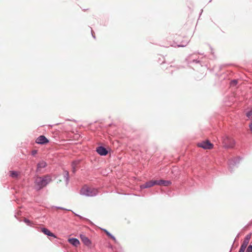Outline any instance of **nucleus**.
<instances>
[{"label":"nucleus","instance_id":"1","mask_svg":"<svg viewBox=\"0 0 252 252\" xmlns=\"http://www.w3.org/2000/svg\"><path fill=\"white\" fill-rule=\"evenodd\" d=\"M51 181V177L49 175L45 176L43 177H37L34 182V187L36 189L39 190L46 186Z\"/></svg>","mask_w":252,"mask_h":252},{"label":"nucleus","instance_id":"2","mask_svg":"<svg viewBox=\"0 0 252 252\" xmlns=\"http://www.w3.org/2000/svg\"><path fill=\"white\" fill-rule=\"evenodd\" d=\"M96 190L87 186H84L81 189L80 193L86 196H94L96 194Z\"/></svg>","mask_w":252,"mask_h":252},{"label":"nucleus","instance_id":"3","mask_svg":"<svg viewBox=\"0 0 252 252\" xmlns=\"http://www.w3.org/2000/svg\"><path fill=\"white\" fill-rule=\"evenodd\" d=\"M197 145L198 147H201L205 150H210L213 148V144L209 140H206L198 143Z\"/></svg>","mask_w":252,"mask_h":252},{"label":"nucleus","instance_id":"4","mask_svg":"<svg viewBox=\"0 0 252 252\" xmlns=\"http://www.w3.org/2000/svg\"><path fill=\"white\" fill-rule=\"evenodd\" d=\"M222 140L224 146L227 148L232 147L234 145V141L233 139H231L228 136H225L223 138Z\"/></svg>","mask_w":252,"mask_h":252},{"label":"nucleus","instance_id":"5","mask_svg":"<svg viewBox=\"0 0 252 252\" xmlns=\"http://www.w3.org/2000/svg\"><path fill=\"white\" fill-rule=\"evenodd\" d=\"M48 142V140L43 135L39 136L36 140V143L39 144H45Z\"/></svg>","mask_w":252,"mask_h":252},{"label":"nucleus","instance_id":"6","mask_svg":"<svg viewBox=\"0 0 252 252\" xmlns=\"http://www.w3.org/2000/svg\"><path fill=\"white\" fill-rule=\"evenodd\" d=\"M155 185H157V180H151L141 185V188L143 189L150 188Z\"/></svg>","mask_w":252,"mask_h":252},{"label":"nucleus","instance_id":"7","mask_svg":"<svg viewBox=\"0 0 252 252\" xmlns=\"http://www.w3.org/2000/svg\"><path fill=\"white\" fill-rule=\"evenodd\" d=\"M251 238V234H250L246 235L241 247L246 249L248 245L249 244Z\"/></svg>","mask_w":252,"mask_h":252},{"label":"nucleus","instance_id":"8","mask_svg":"<svg viewBox=\"0 0 252 252\" xmlns=\"http://www.w3.org/2000/svg\"><path fill=\"white\" fill-rule=\"evenodd\" d=\"M96 152L101 156H105L107 154L108 152L105 148L103 147L100 146L97 148Z\"/></svg>","mask_w":252,"mask_h":252},{"label":"nucleus","instance_id":"9","mask_svg":"<svg viewBox=\"0 0 252 252\" xmlns=\"http://www.w3.org/2000/svg\"><path fill=\"white\" fill-rule=\"evenodd\" d=\"M41 231L45 235L56 238V236L52 232L46 228H41Z\"/></svg>","mask_w":252,"mask_h":252},{"label":"nucleus","instance_id":"10","mask_svg":"<svg viewBox=\"0 0 252 252\" xmlns=\"http://www.w3.org/2000/svg\"><path fill=\"white\" fill-rule=\"evenodd\" d=\"M46 166V162L43 160H41L37 165V170L40 171L42 168L45 167Z\"/></svg>","mask_w":252,"mask_h":252},{"label":"nucleus","instance_id":"11","mask_svg":"<svg viewBox=\"0 0 252 252\" xmlns=\"http://www.w3.org/2000/svg\"><path fill=\"white\" fill-rule=\"evenodd\" d=\"M68 242L75 247H77L80 244L79 241L76 238L69 239Z\"/></svg>","mask_w":252,"mask_h":252},{"label":"nucleus","instance_id":"12","mask_svg":"<svg viewBox=\"0 0 252 252\" xmlns=\"http://www.w3.org/2000/svg\"><path fill=\"white\" fill-rule=\"evenodd\" d=\"M171 184L170 181H165L163 180H157V185H163L164 186H168Z\"/></svg>","mask_w":252,"mask_h":252},{"label":"nucleus","instance_id":"13","mask_svg":"<svg viewBox=\"0 0 252 252\" xmlns=\"http://www.w3.org/2000/svg\"><path fill=\"white\" fill-rule=\"evenodd\" d=\"M81 238L82 241L84 242V243L86 245H89L91 244L90 241L89 239L85 236L81 235Z\"/></svg>","mask_w":252,"mask_h":252},{"label":"nucleus","instance_id":"14","mask_svg":"<svg viewBox=\"0 0 252 252\" xmlns=\"http://www.w3.org/2000/svg\"><path fill=\"white\" fill-rule=\"evenodd\" d=\"M103 231L105 232V233L106 234V235L109 237H110L111 239H112V240H113L115 242L116 241V238L113 236H112L107 230H106V229H104Z\"/></svg>","mask_w":252,"mask_h":252},{"label":"nucleus","instance_id":"15","mask_svg":"<svg viewBox=\"0 0 252 252\" xmlns=\"http://www.w3.org/2000/svg\"><path fill=\"white\" fill-rule=\"evenodd\" d=\"M78 163H79V161H74L72 162V171L73 172H75V170H76L75 167L77 165Z\"/></svg>","mask_w":252,"mask_h":252},{"label":"nucleus","instance_id":"16","mask_svg":"<svg viewBox=\"0 0 252 252\" xmlns=\"http://www.w3.org/2000/svg\"><path fill=\"white\" fill-rule=\"evenodd\" d=\"M10 175L13 178H15L18 176V173L15 171H10Z\"/></svg>","mask_w":252,"mask_h":252},{"label":"nucleus","instance_id":"17","mask_svg":"<svg viewBox=\"0 0 252 252\" xmlns=\"http://www.w3.org/2000/svg\"><path fill=\"white\" fill-rule=\"evenodd\" d=\"M246 252H252V245H250L248 246Z\"/></svg>","mask_w":252,"mask_h":252},{"label":"nucleus","instance_id":"18","mask_svg":"<svg viewBox=\"0 0 252 252\" xmlns=\"http://www.w3.org/2000/svg\"><path fill=\"white\" fill-rule=\"evenodd\" d=\"M237 84V81L236 80H233L231 82V86H234Z\"/></svg>","mask_w":252,"mask_h":252},{"label":"nucleus","instance_id":"19","mask_svg":"<svg viewBox=\"0 0 252 252\" xmlns=\"http://www.w3.org/2000/svg\"><path fill=\"white\" fill-rule=\"evenodd\" d=\"M247 116L249 118H252V110L247 114Z\"/></svg>","mask_w":252,"mask_h":252},{"label":"nucleus","instance_id":"20","mask_svg":"<svg viewBox=\"0 0 252 252\" xmlns=\"http://www.w3.org/2000/svg\"><path fill=\"white\" fill-rule=\"evenodd\" d=\"M37 150H32V151L31 154H32V156H35L37 154Z\"/></svg>","mask_w":252,"mask_h":252},{"label":"nucleus","instance_id":"21","mask_svg":"<svg viewBox=\"0 0 252 252\" xmlns=\"http://www.w3.org/2000/svg\"><path fill=\"white\" fill-rule=\"evenodd\" d=\"M245 250H246V248L241 247L239 252H245Z\"/></svg>","mask_w":252,"mask_h":252},{"label":"nucleus","instance_id":"22","mask_svg":"<svg viewBox=\"0 0 252 252\" xmlns=\"http://www.w3.org/2000/svg\"><path fill=\"white\" fill-rule=\"evenodd\" d=\"M250 130L251 131V132H252V122L251 123V124H250Z\"/></svg>","mask_w":252,"mask_h":252},{"label":"nucleus","instance_id":"23","mask_svg":"<svg viewBox=\"0 0 252 252\" xmlns=\"http://www.w3.org/2000/svg\"><path fill=\"white\" fill-rule=\"evenodd\" d=\"M25 222L28 223L30 222V220H27V219H25Z\"/></svg>","mask_w":252,"mask_h":252},{"label":"nucleus","instance_id":"24","mask_svg":"<svg viewBox=\"0 0 252 252\" xmlns=\"http://www.w3.org/2000/svg\"><path fill=\"white\" fill-rule=\"evenodd\" d=\"M178 47H184V46H185V45H184V44L178 45Z\"/></svg>","mask_w":252,"mask_h":252}]
</instances>
